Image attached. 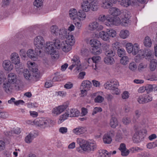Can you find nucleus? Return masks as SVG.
Returning a JSON list of instances; mask_svg holds the SVG:
<instances>
[{
  "instance_id": "44",
  "label": "nucleus",
  "mask_w": 157,
  "mask_h": 157,
  "mask_svg": "<svg viewBox=\"0 0 157 157\" xmlns=\"http://www.w3.org/2000/svg\"><path fill=\"white\" fill-rule=\"evenodd\" d=\"M105 54L107 57H113L115 54V51L109 49L108 50L105 52Z\"/></svg>"
},
{
  "instance_id": "40",
  "label": "nucleus",
  "mask_w": 157,
  "mask_h": 157,
  "mask_svg": "<svg viewBox=\"0 0 157 157\" xmlns=\"http://www.w3.org/2000/svg\"><path fill=\"white\" fill-rule=\"evenodd\" d=\"M136 132L143 139L144 137L147 134L146 130L144 129L139 130Z\"/></svg>"
},
{
  "instance_id": "50",
  "label": "nucleus",
  "mask_w": 157,
  "mask_h": 157,
  "mask_svg": "<svg viewBox=\"0 0 157 157\" xmlns=\"http://www.w3.org/2000/svg\"><path fill=\"white\" fill-rule=\"evenodd\" d=\"M144 52L145 49H141L140 50H139V52L138 53V55L136 56V57H139L140 59L144 58L145 57Z\"/></svg>"
},
{
  "instance_id": "30",
  "label": "nucleus",
  "mask_w": 157,
  "mask_h": 157,
  "mask_svg": "<svg viewBox=\"0 0 157 157\" xmlns=\"http://www.w3.org/2000/svg\"><path fill=\"white\" fill-rule=\"evenodd\" d=\"M101 47H92L90 49L91 52L95 55H99L102 52V50L101 49Z\"/></svg>"
},
{
  "instance_id": "31",
  "label": "nucleus",
  "mask_w": 157,
  "mask_h": 157,
  "mask_svg": "<svg viewBox=\"0 0 157 157\" xmlns=\"http://www.w3.org/2000/svg\"><path fill=\"white\" fill-rule=\"evenodd\" d=\"M104 61L106 64L110 65L113 64L115 62L114 58L112 56L106 57L104 58Z\"/></svg>"
},
{
  "instance_id": "24",
  "label": "nucleus",
  "mask_w": 157,
  "mask_h": 157,
  "mask_svg": "<svg viewBox=\"0 0 157 157\" xmlns=\"http://www.w3.org/2000/svg\"><path fill=\"white\" fill-rule=\"evenodd\" d=\"M99 36L102 40L105 41H107L109 39L110 37L107 32L101 31L99 33Z\"/></svg>"
},
{
  "instance_id": "27",
  "label": "nucleus",
  "mask_w": 157,
  "mask_h": 157,
  "mask_svg": "<svg viewBox=\"0 0 157 157\" xmlns=\"http://www.w3.org/2000/svg\"><path fill=\"white\" fill-rule=\"evenodd\" d=\"M8 102L9 104H12L13 103L16 105H18L20 104L23 105L24 103V102L22 100H19L16 101L15 99L14 98H11L10 100L8 101Z\"/></svg>"
},
{
  "instance_id": "7",
  "label": "nucleus",
  "mask_w": 157,
  "mask_h": 157,
  "mask_svg": "<svg viewBox=\"0 0 157 157\" xmlns=\"http://www.w3.org/2000/svg\"><path fill=\"white\" fill-rule=\"evenodd\" d=\"M35 50L32 49H29L26 52L27 56L33 61H36L38 59V56L41 52V50L35 48Z\"/></svg>"
},
{
  "instance_id": "17",
  "label": "nucleus",
  "mask_w": 157,
  "mask_h": 157,
  "mask_svg": "<svg viewBox=\"0 0 157 157\" xmlns=\"http://www.w3.org/2000/svg\"><path fill=\"white\" fill-rule=\"evenodd\" d=\"M109 13L112 15L117 16L120 15L121 13V10L117 8L112 7L109 9Z\"/></svg>"
},
{
  "instance_id": "18",
  "label": "nucleus",
  "mask_w": 157,
  "mask_h": 157,
  "mask_svg": "<svg viewBox=\"0 0 157 157\" xmlns=\"http://www.w3.org/2000/svg\"><path fill=\"white\" fill-rule=\"evenodd\" d=\"M91 82L87 80L83 81L81 83L80 89L84 88L89 90L91 86Z\"/></svg>"
},
{
  "instance_id": "2",
  "label": "nucleus",
  "mask_w": 157,
  "mask_h": 157,
  "mask_svg": "<svg viewBox=\"0 0 157 157\" xmlns=\"http://www.w3.org/2000/svg\"><path fill=\"white\" fill-rule=\"evenodd\" d=\"M77 142L80 147L77 148L76 150L80 153H92L97 149L95 142H90L81 138H78Z\"/></svg>"
},
{
  "instance_id": "45",
  "label": "nucleus",
  "mask_w": 157,
  "mask_h": 157,
  "mask_svg": "<svg viewBox=\"0 0 157 157\" xmlns=\"http://www.w3.org/2000/svg\"><path fill=\"white\" fill-rule=\"evenodd\" d=\"M123 135L120 131H118L115 137L116 141L120 142L123 139Z\"/></svg>"
},
{
  "instance_id": "32",
  "label": "nucleus",
  "mask_w": 157,
  "mask_h": 157,
  "mask_svg": "<svg viewBox=\"0 0 157 157\" xmlns=\"http://www.w3.org/2000/svg\"><path fill=\"white\" fill-rule=\"evenodd\" d=\"M35 137L34 134L31 132L26 136L25 138V141L27 143H30L32 142Z\"/></svg>"
},
{
  "instance_id": "1",
  "label": "nucleus",
  "mask_w": 157,
  "mask_h": 157,
  "mask_svg": "<svg viewBox=\"0 0 157 157\" xmlns=\"http://www.w3.org/2000/svg\"><path fill=\"white\" fill-rule=\"evenodd\" d=\"M23 86L22 82L17 79V75L14 73H11L8 75V80L4 81L3 88L7 93H11L13 90H19Z\"/></svg>"
},
{
  "instance_id": "37",
  "label": "nucleus",
  "mask_w": 157,
  "mask_h": 157,
  "mask_svg": "<svg viewBox=\"0 0 157 157\" xmlns=\"http://www.w3.org/2000/svg\"><path fill=\"white\" fill-rule=\"evenodd\" d=\"M119 35L121 38L125 39L129 36V32L127 30H122L121 31Z\"/></svg>"
},
{
  "instance_id": "48",
  "label": "nucleus",
  "mask_w": 157,
  "mask_h": 157,
  "mask_svg": "<svg viewBox=\"0 0 157 157\" xmlns=\"http://www.w3.org/2000/svg\"><path fill=\"white\" fill-rule=\"evenodd\" d=\"M68 41H67L68 43H70L71 45H73L75 42L74 37L73 35H71L70 36H68Z\"/></svg>"
},
{
  "instance_id": "5",
  "label": "nucleus",
  "mask_w": 157,
  "mask_h": 157,
  "mask_svg": "<svg viewBox=\"0 0 157 157\" xmlns=\"http://www.w3.org/2000/svg\"><path fill=\"white\" fill-rule=\"evenodd\" d=\"M126 48L127 52L129 53H132L133 55L137 54L140 49L139 45L136 43L132 45L131 43H128L126 44Z\"/></svg>"
},
{
  "instance_id": "56",
  "label": "nucleus",
  "mask_w": 157,
  "mask_h": 157,
  "mask_svg": "<svg viewBox=\"0 0 157 157\" xmlns=\"http://www.w3.org/2000/svg\"><path fill=\"white\" fill-rule=\"evenodd\" d=\"M138 65L135 62H132L129 64V69H136Z\"/></svg>"
},
{
  "instance_id": "11",
  "label": "nucleus",
  "mask_w": 157,
  "mask_h": 157,
  "mask_svg": "<svg viewBox=\"0 0 157 157\" xmlns=\"http://www.w3.org/2000/svg\"><path fill=\"white\" fill-rule=\"evenodd\" d=\"M152 100V96L148 94H143L139 96L137 101L140 104H145L151 101Z\"/></svg>"
},
{
  "instance_id": "35",
  "label": "nucleus",
  "mask_w": 157,
  "mask_h": 157,
  "mask_svg": "<svg viewBox=\"0 0 157 157\" xmlns=\"http://www.w3.org/2000/svg\"><path fill=\"white\" fill-rule=\"evenodd\" d=\"M144 53V56L146 57V59H150L153 55V52L149 49H145Z\"/></svg>"
},
{
  "instance_id": "36",
  "label": "nucleus",
  "mask_w": 157,
  "mask_h": 157,
  "mask_svg": "<svg viewBox=\"0 0 157 157\" xmlns=\"http://www.w3.org/2000/svg\"><path fill=\"white\" fill-rule=\"evenodd\" d=\"M104 142L105 144H109L112 141V139L110 135L108 134H105L103 138Z\"/></svg>"
},
{
  "instance_id": "6",
  "label": "nucleus",
  "mask_w": 157,
  "mask_h": 157,
  "mask_svg": "<svg viewBox=\"0 0 157 157\" xmlns=\"http://www.w3.org/2000/svg\"><path fill=\"white\" fill-rule=\"evenodd\" d=\"M69 15L70 17L72 19L74 20L78 17L82 18H85L86 17V14L82 10H79L77 13L76 10L73 9L69 11Z\"/></svg>"
},
{
  "instance_id": "19",
  "label": "nucleus",
  "mask_w": 157,
  "mask_h": 157,
  "mask_svg": "<svg viewBox=\"0 0 157 157\" xmlns=\"http://www.w3.org/2000/svg\"><path fill=\"white\" fill-rule=\"evenodd\" d=\"M54 50V45L52 42L47 43L45 48V52L47 53H52V51Z\"/></svg>"
},
{
  "instance_id": "26",
  "label": "nucleus",
  "mask_w": 157,
  "mask_h": 157,
  "mask_svg": "<svg viewBox=\"0 0 157 157\" xmlns=\"http://www.w3.org/2000/svg\"><path fill=\"white\" fill-rule=\"evenodd\" d=\"M10 57V59L13 63H16V62H19L20 60L18 55L16 53H12Z\"/></svg>"
},
{
  "instance_id": "20",
  "label": "nucleus",
  "mask_w": 157,
  "mask_h": 157,
  "mask_svg": "<svg viewBox=\"0 0 157 157\" xmlns=\"http://www.w3.org/2000/svg\"><path fill=\"white\" fill-rule=\"evenodd\" d=\"M116 2H111L109 0H102L101 1V6L105 9H108L113 6V3Z\"/></svg>"
},
{
  "instance_id": "61",
  "label": "nucleus",
  "mask_w": 157,
  "mask_h": 157,
  "mask_svg": "<svg viewBox=\"0 0 157 157\" xmlns=\"http://www.w3.org/2000/svg\"><path fill=\"white\" fill-rule=\"evenodd\" d=\"M104 100V98L101 96H97L95 99L96 102L101 103Z\"/></svg>"
},
{
  "instance_id": "23",
  "label": "nucleus",
  "mask_w": 157,
  "mask_h": 157,
  "mask_svg": "<svg viewBox=\"0 0 157 157\" xmlns=\"http://www.w3.org/2000/svg\"><path fill=\"white\" fill-rule=\"evenodd\" d=\"M105 23V25L108 26H110L112 25H115L116 23L114 19V17L111 16L107 17Z\"/></svg>"
},
{
  "instance_id": "38",
  "label": "nucleus",
  "mask_w": 157,
  "mask_h": 157,
  "mask_svg": "<svg viewBox=\"0 0 157 157\" xmlns=\"http://www.w3.org/2000/svg\"><path fill=\"white\" fill-rule=\"evenodd\" d=\"M143 139L136 132L133 137V140L134 143H138L140 142Z\"/></svg>"
},
{
  "instance_id": "16",
  "label": "nucleus",
  "mask_w": 157,
  "mask_h": 157,
  "mask_svg": "<svg viewBox=\"0 0 157 157\" xmlns=\"http://www.w3.org/2000/svg\"><path fill=\"white\" fill-rule=\"evenodd\" d=\"M61 47L63 51L65 52H68L71 49V46L70 43H68L66 41L62 42L61 44Z\"/></svg>"
},
{
  "instance_id": "54",
  "label": "nucleus",
  "mask_w": 157,
  "mask_h": 157,
  "mask_svg": "<svg viewBox=\"0 0 157 157\" xmlns=\"http://www.w3.org/2000/svg\"><path fill=\"white\" fill-rule=\"evenodd\" d=\"M121 2V5L125 7H127L129 5V3L128 2L127 0H118Z\"/></svg>"
},
{
  "instance_id": "47",
  "label": "nucleus",
  "mask_w": 157,
  "mask_h": 157,
  "mask_svg": "<svg viewBox=\"0 0 157 157\" xmlns=\"http://www.w3.org/2000/svg\"><path fill=\"white\" fill-rule=\"evenodd\" d=\"M69 117L68 113L67 112L65 113L64 114L62 115L60 117L59 121L60 123H62L63 121L67 119V117Z\"/></svg>"
},
{
  "instance_id": "41",
  "label": "nucleus",
  "mask_w": 157,
  "mask_h": 157,
  "mask_svg": "<svg viewBox=\"0 0 157 157\" xmlns=\"http://www.w3.org/2000/svg\"><path fill=\"white\" fill-rule=\"evenodd\" d=\"M121 57L120 59L121 63L124 65H127L129 62L128 57L125 56Z\"/></svg>"
},
{
  "instance_id": "10",
  "label": "nucleus",
  "mask_w": 157,
  "mask_h": 157,
  "mask_svg": "<svg viewBox=\"0 0 157 157\" xmlns=\"http://www.w3.org/2000/svg\"><path fill=\"white\" fill-rule=\"evenodd\" d=\"M45 44V41L43 38L41 36H38L34 39V44L36 46V49L39 50L42 48Z\"/></svg>"
},
{
  "instance_id": "49",
  "label": "nucleus",
  "mask_w": 157,
  "mask_h": 157,
  "mask_svg": "<svg viewBox=\"0 0 157 157\" xmlns=\"http://www.w3.org/2000/svg\"><path fill=\"white\" fill-rule=\"evenodd\" d=\"M141 113V111L140 110H136L135 111V116L134 118L136 119L133 121L134 123L136 122V119H137L140 117Z\"/></svg>"
},
{
  "instance_id": "22",
  "label": "nucleus",
  "mask_w": 157,
  "mask_h": 157,
  "mask_svg": "<svg viewBox=\"0 0 157 157\" xmlns=\"http://www.w3.org/2000/svg\"><path fill=\"white\" fill-rule=\"evenodd\" d=\"M67 31L65 29H62L59 30L58 35L59 37L62 39H64L67 38Z\"/></svg>"
},
{
  "instance_id": "58",
  "label": "nucleus",
  "mask_w": 157,
  "mask_h": 157,
  "mask_svg": "<svg viewBox=\"0 0 157 157\" xmlns=\"http://www.w3.org/2000/svg\"><path fill=\"white\" fill-rule=\"evenodd\" d=\"M16 63L15 64V69H23V65L20 62V60L19 62H16Z\"/></svg>"
},
{
  "instance_id": "51",
  "label": "nucleus",
  "mask_w": 157,
  "mask_h": 157,
  "mask_svg": "<svg viewBox=\"0 0 157 157\" xmlns=\"http://www.w3.org/2000/svg\"><path fill=\"white\" fill-rule=\"evenodd\" d=\"M138 157H151L150 154L148 152H144L138 155Z\"/></svg>"
},
{
  "instance_id": "13",
  "label": "nucleus",
  "mask_w": 157,
  "mask_h": 157,
  "mask_svg": "<svg viewBox=\"0 0 157 157\" xmlns=\"http://www.w3.org/2000/svg\"><path fill=\"white\" fill-rule=\"evenodd\" d=\"M89 26V29L91 31H94L95 29H97V30H102L103 28L102 25L99 26L98 23L95 21L90 24Z\"/></svg>"
},
{
  "instance_id": "43",
  "label": "nucleus",
  "mask_w": 157,
  "mask_h": 157,
  "mask_svg": "<svg viewBox=\"0 0 157 157\" xmlns=\"http://www.w3.org/2000/svg\"><path fill=\"white\" fill-rule=\"evenodd\" d=\"M107 32L109 37H114L116 35V32L112 29H108L107 30Z\"/></svg>"
},
{
  "instance_id": "28",
  "label": "nucleus",
  "mask_w": 157,
  "mask_h": 157,
  "mask_svg": "<svg viewBox=\"0 0 157 157\" xmlns=\"http://www.w3.org/2000/svg\"><path fill=\"white\" fill-rule=\"evenodd\" d=\"M69 116L70 117L78 116L79 114V111L76 109H71L70 112L68 111Z\"/></svg>"
},
{
  "instance_id": "64",
  "label": "nucleus",
  "mask_w": 157,
  "mask_h": 157,
  "mask_svg": "<svg viewBox=\"0 0 157 157\" xmlns=\"http://www.w3.org/2000/svg\"><path fill=\"white\" fill-rule=\"evenodd\" d=\"M107 17L104 15H100L98 18V20L100 21L104 22L106 20Z\"/></svg>"
},
{
  "instance_id": "60",
  "label": "nucleus",
  "mask_w": 157,
  "mask_h": 157,
  "mask_svg": "<svg viewBox=\"0 0 157 157\" xmlns=\"http://www.w3.org/2000/svg\"><path fill=\"white\" fill-rule=\"evenodd\" d=\"M53 43V44L57 49H59L61 47V45L60 44V41L58 40H56L55 42Z\"/></svg>"
},
{
  "instance_id": "14",
  "label": "nucleus",
  "mask_w": 157,
  "mask_h": 157,
  "mask_svg": "<svg viewBox=\"0 0 157 157\" xmlns=\"http://www.w3.org/2000/svg\"><path fill=\"white\" fill-rule=\"evenodd\" d=\"M83 2L89 3L91 5V10L93 11L97 10L98 9V2L97 0H82Z\"/></svg>"
},
{
  "instance_id": "55",
  "label": "nucleus",
  "mask_w": 157,
  "mask_h": 157,
  "mask_svg": "<svg viewBox=\"0 0 157 157\" xmlns=\"http://www.w3.org/2000/svg\"><path fill=\"white\" fill-rule=\"evenodd\" d=\"M19 55L21 57V58L24 59H25L26 57V52L24 49H21L19 52Z\"/></svg>"
},
{
  "instance_id": "59",
  "label": "nucleus",
  "mask_w": 157,
  "mask_h": 157,
  "mask_svg": "<svg viewBox=\"0 0 157 157\" xmlns=\"http://www.w3.org/2000/svg\"><path fill=\"white\" fill-rule=\"evenodd\" d=\"M122 98L124 99H128L129 97V94L128 91H124L121 94Z\"/></svg>"
},
{
  "instance_id": "21",
  "label": "nucleus",
  "mask_w": 157,
  "mask_h": 157,
  "mask_svg": "<svg viewBox=\"0 0 157 157\" xmlns=\"http://www.w3.org/2000/svg\"><path fill=\"white\" fill-rule=\"evenodd\" d=\"M81 8L82 10H82L83 12L89 11L90 9L91 10V5L90 4L82 2V3Z\"/></svg>"
},
{
  "instance_id": "39",
  "label": "nucleus",
  "mask_w": 157,
  "mask_h": 157,
  "mask_svg": "<svg viewBox=\"0 0 157 157\" xmlns=\"http://www.w3.org/2000/svg\"><path fill=\"white\" fill-rule=\"evenodd\" d=\"M50 29L51 33L52 34L56 36H58L59 29L56 25H52Z\"/></svg>"
},
{
  "instance_id": "12",
  "label": "nucleus",
  "mask_w": 157,
  "mask_h": 157,
  "mask_svg": "<svg viewBox=\"0 0 157 157\" xmlns=\"http://www.w3.org/2000/svg\"><path fill=\"white\" fill-rule=\"evenodd\" d=\"M69 104L68 102H67L62 105L54 108L52 110V113L57 115L60 114L68 107Z\"/></svg>"
},
{
  "instance_id": "9",
  "label": "nucleus",
  "mask_w": 157,
  "mask_h": 157,
  "mask_svg": "<svg viewBox=\"0 0 157 157\" xmlns=\"http://www.w3.org/2000/svg\"><path fill=\"white\" fill-rule=\"evenodd\" d=\"M72 64L70 66L68 69H81L82 67L78 56H75L72 59Z\"/></svg>"
},
{
  "instance_id": "46",
  "label": "nucleus",
  "mask_w": 157,
  "mask_h": 157,
  "mask_svg": "<svg viewBox=\"0 0 157 157\" xmlns=\"http://www.w3.org/2000/svg\"><path fill=\"white\" fill-rule=\"evenodd\" d=\"M125 50L123 48H120L117 50V54L118 56L121 57L125 56Z\"/></svg>"
},
{
  "instance_id": "8",
  "label": "nucleus",
  "mask_w": 157,
  "mask_h": 157,
  "mask_svg": "<svg viewBox=\"0 0 157 157\" xmlns=\"http://www.w3.org/2000/svg\"><path fill=\"white\" fill-rule=\"evenodd\" d=\"M34 123L42 128H45L48 127V124L47 119L40 118L36 119L33 121Z\"/></svg>"
},
{
  "instance_id": "15",
  "label": "nucleus",
  "mask_w": 157,
  "mask_h": 157,
  "mask_svg": "<svg viewBox=\"0 0 157 157\" xmlns=\"http://www.w3.org/2000/svg\"><path fill=\"white\" fill-rule=\"evenodd\" d=\"M87 130L85 127L78 126L76 128L73 129L72 130L73 132L75 134L80 135L82 134L85 133Z\"/></svg>"
},
{
  "instance_id": "57",
  "label": "nucleus",
  "mask_w": 157,
  "mask_h": 157,
  "mask_svg": "<svg viewBox=\"0 0 157 157\" xmlns=\"http://www.w3.org/2000/svg\"><path fill=\"white\" fill-rule=\"evenodd\" d=\"M52 53H48V54H50L51 56V57L53 59H55L58 58L59 56L57 53V52L55 50L52 51Z\"/></svg>"
},
{
  "instance_id": "63",
  "label": "nucleus",
  "mask_w": 157,
  "mask_h": 157,
  "mask_svg": "<svg viewBox=\"0 0 157 157\" xmlns=\"http://www.w3.org/2000/svg\"><path fill=\"white\" fill-rule=\"evenodd\" d=\"M102 110V109L100 107H96L94 109L92 114L93 115H94L98 112H101Z\"/></svg>"
},
{
  "instance_id": "53",
  "label": "nucleus",
  "mask_w": 157,
  "mask_h": 157,
  "mask_svg": "<svg viewBox=\"0 0 157 157\" xmlns=\"http://www.w3.org/2000/svg\"><path fill=\"white\" fill-rule=\"evenodd\" d=\"M33 4L34 6L37 7H40L43 4L42 0H35Z\"/></svg>"
},
{
  "instance_id": "25",
  "label": "nucleus",
  "mask_w": 157,
  "mask_h": 157,
  "mask_svg": "<svg viewBox=\"0 0 157 157\" xmlns=\"http://www.w3.org/2000/svg\"><path fill=\"white\" fill-rule=\"evenodd\" d=\"M4 69H13V66L11 62L9 60H4L2 64Z\"/></svg>"
},
{
  "instance_id": "4",
  "label": "nucleus",
  "mask_w": 157,
  "mask_h": 157,
  "mask_svg": "<svg viewBox=\"0 0 157 157\" xmlns=\"http://www.w3.org/2000/svg\"><path fill=\"white\" fill-rule=\"evenodd\" d=\"M118 85V83L117 81L112 79L111 80L110 82H107L104 84V86L106 89L114 91V93L118 94L119 92L117 87Z\"/></svg>"
},
{
  "instance_id": "33",
  "label": "nucleus",
  "mask_w": 157,
  "mask_h": 157,
  "mask_svg": "<svg viewBox=\"0 0 157 157\" xmlns=\"http://www.w3.org/2000/svg\"><path fill=\"white\" fill-rule=\"evenodd\" d=\"M90 44L91 46V48L98 47L101 46V44L100 41L94 39L90 40Z\"/></svg>"
},
{
  "instance_id": "3",
  "label": "nucleus",
  "mask_w": 157,
  "mask_h": 157,
  "mask_svg": "<svg viewBox=\"0 0 157 157\" xmlns=\"http://www.w3.org/2000/svg\"><path fill=\"white\" fill-rule=\"evenodd\" d=\"M23 74L26 80L29 83L36 81L41 74L38 69H24Z\"/></svg>"
},
{
  "instance_id": "34",
  "label": "nucleus",
  "mask_w": 157,
  "mask_h": 157,
  "mask_svg": "<svg viewBox=\"0 0 157 157\" xmlns=\"http://www.w3.org/2000/svg\"><path fill=\"white\" fill-rule=\"evenodd\" d=\"M118 123L116 118L114 117H112L110 120V124L111 127L115 128L118 125Z\"/></svg>"
},
{
  "instance_id": "29",
  "label": "nucleus",
  "mask_w": 157,
  "mask_h": 157,
  "mask_svg": "<svg viewBox=\"0 0 157 157\" xmlns=\"http://www.w3.org/2000/svg\"><path fill=\"white\" fill-rule=\"evenodd\" d=\"M144 45L147 47H150L152 44V41L150 38L148 36H146L144 40Z\"/></svg>"
},
{
  "instance_id": "62",
  "label": "nucleus",
  "mask_w": 157,
  "mask_h": 157,
  "mask_svg": "<svg viewBox=\"0 0 157 157\" xmlns=\"http://www.w3.org/2000/svg\"><path fill=\"white\" fill-rule=\"evenodd\" d=\"M112 47L114 50H117L119 49V44L118 42H116L112 45Z\"/></svg>"
},
{
  "instance_id": "52",
  "label": "nucleus",
  "mask_w": 157,
  "mask_h": 157,
  "mask_svg": "<svg viewBox=\"0 0 157 157\" xmlns=\"http://www.w3.org/2000/svg\"><path fill=\"white\" fill-rule=\"evenodd\" d=\"M157 66V62L154 59H152L151 61L150 64V69H156Z\"/></svg>"
},
{
  "instance_id": "42",
  "label": "nucleus",
  "mask_w": 157,
  "mask_h": 157,
  "mask_svg": "<svg viewBox=\"0 0 157 157\" xmlns=\"http://www.w3.org/2000/svg\"><path fill=\"white\" fill-rule=\"evenodd\" d=\"M146 86V90L147 92L155 91V85L148 84Z\"/></svg>"
}]
</instances>
